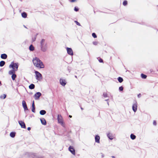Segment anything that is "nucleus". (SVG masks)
<instances>
[{
  "mask_svg": "<svg viewBox=\"0 0 158 158\" xmlns=\"http://www.w3.org/2000/svg\"><path fill=\"white\" fill-rule=\"evenodd\" d=\"M33 63L34 65L38 68H44V67L42 61L37 57L33 58Z\"/></svg>",
  "mask_w": 158,
  "mask_h": 158,
  "instance_id": "f257e3e1",
  "label": "nucleus"
},
{
  "mask_svg": "<svg viewBox=\"0 0 158 158\" xmlns=\"http://www.w3.org/2000/svg\"><path fill=\"white\" fill-rule=\"evenodd\" d=\"M40 121L42 124L44 125H46V122L44 118H42L40 119Z\"/></svg>",
  "mask_w": 158,
  "mask_h": 158,
  "instance_id": "dca6fc26",
  "label": "nucleus"
},
{
  "mask_svg": "<svg viewBox=\"0 0 158 158\" xmlns=\"http://www.w3.org/2000/svg\"><path fill=\"white\" fill-rule=\"evenodd\" d=\"M57 119L59 123L61 124V125L64 126V123L63 122V118L60 114H58L57 117Z\"/></svg>",
  "mask_w": 158,
  "mask_h": 158,
  "instance_id": "20e7f679",
  "label": "nucleus"
},
{
  "mask_svg": "<svg viewBox=\"0 0 158 158\" xmlns=\"http://www.w3.org/2000/svg\"><path fill=\"white\" fill-rule=\"evenodd\" d=\"M141 76L142 78L146 79L147 78V76L143 73H142L141 75Z\"/></svg>",
  "mask_w": 158,
  "mask_h": 158,
  "instance_id": "bb28decb",
  "label": "nucleus"
},
{
  "mask_svg": "<svg viewBox=\"0 0 158 158\" xmlns=\"http://www.w3.org/2000/svg\"><path fill=\"white\" fill-rule=\"evenodd\" d=\"M75 22L76 23V24L77 25H78V26H80V23H78L77 21H75Z\"/></svg>",
  "mask_w": 158,
  "mask_h": 158,
  "instance_id": "c9c22d12",
  "label": "nucleus"
},
{
  "mask_svg": "<svg viewBox=\"0 0 158 158\" xmlns=\"http://www.w3.org/2000/svg\"><path fill=\"white\" fill-rule=\"evenodd\" d=\"M11 78L13 80H15V78L16 77V75L15 74H11Z\"/></svg>",
  "mask_w": 158,
  "mask_h": 158,
  "instance_id": "4be33fe9",
  "label": "nucleus"
},
{
  "mask_svg": "<svg viewBox=\"0 0 158 158\" xmlns=\"http://www.w3.org/2000/svg\"><path fill=\"white\" fill-rule=\"evenodd\" d=\"M112 158H115V156H112Z\"/></svg>",
  "mask_w": 158,
  "mask_h": 158,
  "instance_id": "37998d69",
  "label": "nucleus"
},
{
  "mask_svg": "<svg viewBox=\"0 0 158 158\" xmlns=\"http://www.w3.org/2000/svg\"><path fill=\"white\" fill-rule=\"evenodd\" d=\"M22 16L23 17L26 18L27 17V14L25 12H23L22 14Z\"/></svg>",
  "mask_w": 158,
  "mask_h": 158,
  "instance_id": "b1692460",
  "label": "nucleus"
},
{
  "mask_svg": "<svg viewBox=\"0 0 158 158\" xmlns=\"http://www.w3.org/2000/svg\"><path fill=\"white\" fill-rule=\"evenodd\" d=\"M103 96L104 97H107V94L106 93H104L103 94Z\"/></svg>",
  "mask_w": 158,
  "mask_h": 158,
  "instance_id": "473e14b6",
  "label": "nucleus"
},
{
  "mask_svg": "<svg viewBox=\"0 0 158 158\" xmlns=\"http://www.w3.org/2000/svg\"><path fill=\"white\" fill-rule=\"evenodd\" d=\"M36 75V78L38 80H40L42 79V75L41 74L37 71H35Z\"/></svg>",
  "mask_w": 158,
  "mask_h": 158,
  "instance_id": "39448f33",
  "label": "nucleus"
},
{
  "mask_svg": "<svg viewBox=\"0 0 158 158\" xmlns=\"http://www.w3.org/2000/svg\"><path fill=\"white\" fill-rule=\"evenodd\" d=\"M46 113V111L45 110H41L40 111V114L42 115H44Z\"/></svg>",
  "mask_w": 158,
  "mask_h": 158,
  "instance_id": "6ab92c4d",
  "label": "nucleus"
},
{
  "mask_svg": "<svg viewBox=\"0 0 158 158\" xmlns=\"http://www.w3.org/2000/svg\"><path fill=\"white\" fill-rule=\"evenodd\" d=\"M81 110H83V109L81 107Z\"/></svg>",
  "mask_w": 158,
  "mask_h": 158,
  "instance_id": "c03bdc74",
  "label": "nucleus"
},
{
  "mask_svg": "<svg viewBox=\"0 0 158 158\" xmlns=\"http://www.w3.org/2000/svg\"><path fill=\"white\" fill-rule=\"evenodd\" d=\"M100 137L98 135H96L95 137V141L96 143H100Z\"/></svg>",
  "mask_w": 158,
  "mask_h": 158,
  "instance_id": "ddd939ff",
  "label": "nucleus"
},
{
  "mask_svg": "<svg viewBox=\"0 0 158 158\" xmlns=\"http://www.w3.org/2000/svg\"><path fill=\"white\" fill-rule=\"evenodd\" d=\"M41 94L40 93L38 92L36 93L34 95V97L35 99H38L39 97L41 96Z\"/></svg>",
  "mask_w": 158,
  "mask_h": 158,
  "instance_id": "f8f14e48",
  "label": "nucleus"
},
{
  "mask_svg": "<svg viewBox=\"0 0 158 158\" xmlns=\"http://www.w3.org/2000/svg\"><path fill=\"white\" fill-rule=\"evenodd\" d=\"M130 136L132 139H134L136 138V136L133 134H131Z\"/></svg>",
  "mask_w": 158,
  "mask_h": 158,
  "instance_id": "cd10ccee",
  "label": "nucleus"
},
{
  "mask_svg": "<svg viewBox=\"0 0 158 158\" xmlns=\"http://www.w3.org/2000/svg\"><path fill=\"white\" fill-rule=\"evenodd\" d=\"M153 124L155 125L156 126V121L154 120L153 121Z\"/></svg>",
  "mask_w": 158,
  "mask_h": 158,
  "instance_id": "e433bc0d",
  "label": "nucleus"
},
{
  "mask_svg": "<svg viewBox=\"0 0 158 158\" xmlns=\"http://www.w3.org/2000/svg\"><path fill=\"white\" fill-rule=\"evenodd\" d=\"M41 47V50L45 52L47 49L46 44L45 42V40L43 39L40 42Z\"/></svg>",
  "mask_w": 158,
  "mask_h": 158,
  "instance_id": "f03ea898",
  "label": "nucleus"
},
{
  "mask_svg": "<svg viewBox=\"0 0 158 158\" xmlns=\"http://www.w3.org/2000/svg\"><path fill=\"white\" fill-rule=\"evenodd\" d=\"M29 49L31 51H33L34 50V47L32 45H31L30 46Z\"/></svg>",
  "mask_w": 158,
  "mask_h": 158,
  "instance_id": "a878e982",
  "label": "nucleus"
},
{
  "mask_svg": "<svg viewBox=\"0 0 158 158\" xmlns=\"http://www.w3.org/2000/svg\"><path fill=\"white\" fill-rule=\"evenodd\" d=\"M27 129L28 130L30 131L31 130V128L30 127H28Z\"/></svg>",
  "mask_w": 158,
  "mask_h": 158,
  "instance_id": "ea45409f",
  "label": "nucleus"
},
{
  "mask_svg": "<svg viewBox=\"0 0 158 158\" xmlns=\"http://www.w3.org/2000/svg\"><path fill=\"white\" fill-rule=\"evenodd\" d=\"M17 70L15 69H13L10 71L9 72V74L10 75L13 74H15V72Z\"/></svg>",
  "mask_w": 158,
  "mask_h": 158,
  "instance_id": "2eb2a0df",
  "label": "nucleus"
},
{
  "mask_svg": "<svg viewBox=\"0 0 158 158\" xmlns=\"http://www.w3.org/2000/svg\"><path fill=\"white\" fill-rule=\"evenodd\" d=\"M66 50L67 53L69 54L71 56H73V52L71 48H67Z\"/></svg>",
  "mask_w": 158,
  "mask_h": 158,
  "instance_id": "423d86ee",
  "label": "nucleus"
},
{
  "mask_svg": "<svg viewBox=\"0 0 158 158\" xmlns=\"http://www.w3.org/2000/svg\"><path fill=\"white\" fill-rule=\"evenodd\" d=\"M98 60L99 61L100 63H103V60L102 59H101V58L98 57Z\"/></svg>",
  "mask_w": 158,
  "mask_h": 158,
  "instance_id": "c756f323",
  "label": "nucleus"
},
{
  "mask_svg": "<svg viewBox=\"0 0 158 158\" xmlns=\"http://www.w3.org/2000/svg\"><path fill=\"white\" fill-rule=\"evenodd\" d=\"M6 94H3L2 95H1L0 98L2 99H4L6 98Z\"/></svg>",
  "mask_w": 158,
  "mask_h": 158,
  "instance_id": "c85d7f7f",
  "label": "nucleus"
},
{
  "mask_svg": "<svg viewBox=\"0 0 158 158\" xmlns=\"http://www.w3.org/2000/svg\"><path fill=\"white\" fill-rule=\"evenodd\" d=\"M10 136L12 137H14L15 136V133L14 132H11L10 134Z\"/></svg>",
  "mask_w": 158,
  "mask_h": 158,
  "instance_id": "393cba45",
  "label": "nucleus"
},
{
  "mask_svg": "<svg viewBox=\"0 0 158 158\" xmlns=\"http://www.w3.org/2000/svg\"><path fill=\"white\" fill-rule=\"evenodd\" d=\"M69 151L73 155L75 154V150L73 147L70 146L69 147Z\"/></svg>",
  "mask_w": 158,
  "mask_h": 158,
  "instance_id": "0eeeda50",
  "label": "nucleus"
},
{
  "mask_svg": "<svg viewBox=\"0 0 158 158\" xmlns=\"http://www.w3.org/2000/svg\"><path fill=\"white\" fill-rule=\"evenodd\" d=\"M5 64V62L4 61H1L0 62V66L2 67Z\"/></svg>",
  "mask_w": 158,
  "mask_h": 158,
  "instance_id": "412c9836",
  "label": "nucleus"
},
{
  "mask_svg": "<svg viewBox=\"0 0 158 158\" xmlns=\"http://www.w3.org/2000/svg\"><path fill=\"white\" fill-rule=\"evenodd\" d=\"M35 85L33 84H31L29 86V89H33L35 88Z\"/></svg>",
  "mask_w": 158,
  "mask_h": 158,
  "instance_id": "aec40b11",
  "label": "nucleus"
},
{
  "mask_svg": "<svg viewBox=\"0 0 158 158\" xmlns=\"http://www.w3.org/2000/svg\"><path fill=\"white\" fill-rule=\"evenodd\" d=\"M1 84V81H0V85Z\"/></svg>",
  "mask_w": 158,
  "mask_h": 158,
  "instance_id": "a18cd8bd",
  "label": "nucleus"
},
{
  "mask_svg": "<svg viewBox=\"0 0 158 158\" xmlns=\"http://www.w3.org/2000/svg\"><path fill=\"white\" fill-rule=\"evenodd\" d=\"M76 0H72L71 2H76Z\"/></svg>",
  "mask_w": 158,
  "mask_h": 158,
  "instance_id": "a19ab883",
  "label": "nucleus"
},
{
  "mask_svg": "<svg viewBox=\"0 0 158 158\" xmlns=\"http://www.w3.org/2000/svg\"><path fill=\"white\" fill-rule=\"evenodd\" d=\"M127 2L126 0L124 1L123 2V4L124 6H125L126 5H127Z\"/></svg>",
  "mask_w": 158,
  "mask_h": 158,
  "instance_id": "7c9ffc66",
  "label": "nucleus"
},
{
  "mask_svg": "<svg viewBox=\"0 0 158 158\" xmlns=\"http://www.w3.org/2000/svg\"><path fill=\"white\" fill-rule=\"evenodd\" d=\"M118 81L120 82V83H121L123 81V79L121 77H119L118 78Z\"/></svg>",
  "mask_w": 158,
  "mask_h": 158,
  "instance_id": "5701e85b",
  "label": "nucleus"
},
{
  "mask_svg": "<svg viewBox=\"0 0 158 158\" xmlns=\"http://www.w3.org/2000/svg\"><path fill=\"white\" fill-rule=\"evenodd\" d=\"M7 55L6 54H1V58H2V59H6L7 58Z\"/></svg>",
  "mask_w": 158,
  "mask_h": 158,
  "instance_id": "f3484780",
  "label": "nucleus"
},
{
  "mask_svg": "<svg viewBox=\"0 0 158 158\" xmlns=\"http://www.w3.org/2000/svg\"><path fill=\"white\" fill-rule=\"evenodd\" d=\"M92 35L93 36V37L94 38H96L97 37V36L96 34L94 33H92Z\"/></svg>",
  "mask_w": 158,
  "mask_h": 158,
  "instance_id": "2f4dec72",
  "label": "nucleus"
},
{
  "mask_svg": "<svg viewBox=\"0 0 158 158\" xmlns=\"http://www.w3.org/2000/svg\"><path fill=\"white\" fill-rule=\"evenodd\" d=\"M22 105L24 110H28V109L26 103V102L25 101H23L22 102Z\"/></svg>",
  "mask_w": 158,
  "mask_h": 158,
  "instance_id": "9b49d317",
  "label": "nucleus"
},
{
  "mask_svg": "<svg viewBox=\"0 0 158 158\" xmlns=\"http://www.w3.org/2000/svg\"><path fill=\"white\" fill-rule=\"evenodd\" d=\"M9 67L12 68L13 69L18 70V63H14L13 62H11V64L9 65Z\"/></svg>",
  "mask_w": 158,
  "mask_h": 158,
  "instance_id": "7ed1b4c3",
  "label": "nucleus"
},
{
  "mask_svg": "<svg viewBox=\"0 0 158 158\" xmlns=\"http://www.w3.org/2000/svg\"><path fill=\"white\" fill-rule=\"evenodd\" d=\"M141 96V94H139L138 95V97L139 98Z\"/></svg>",
  "mask_w": 158,
  "mask_h": 158,
  "instance_id": "58836bf2",
  "label": "nucleus"
},
{
  "mask_svg": "<svg viewBox=\"0 0 158 158\" xmlns=\"http://www.w3.org/2000/svg\"><path fill=\"white\" fill-rule=\"evenodd\" d=\"M137 102H135L133 105L132 109L135 112H136L137 110Z\"/></svg>",
  "mask_w": 158,
  "mask_h": 158,
  "instance_id": "9d476101",
  "label": "nucleus"
},
{
  "mask_svg": "<svg viewBox=\"0 0 158 158\" xmlns=\"http://www.w3.org/2000/svg\"><path fill=\"white\" fill-rule=\"evenodd\" d=\"M93 44L94 45H96L98 44V42H96V41L94 42H93Z\"/></svg>",
  "mask_w": 158,
  "mask_h": 158,
  "instance_id": "f704fd0d",
  "label": "nucleus"
},
{
  "mask_svg": "<svg viewBox=\"0 0 158 158\" xmlns=\"http://www.w3.org/2000/svg\"><path fill=\"white\" fill-rule=\"evenodd\" d=\"M19 123L22 128H26L25 124L24 122L22 121H19Z\"/></svg>",
  "mask_w": 158,
  "mask_h": 158,
  "instance_id": "1a4fd4ad",
  "label": "nucleus"
},
{
  "mask_svg": "<svg viewBox=\"0 0 158 158\" xmlns=\"http://www.w3.org/2000/svg\"><path fill=\"white\" fill-rule=\"evenodd\" d=\"M60 84L63 86H64L66 84V80L65 79H60Z\"/></svg>",
  "mask_w": 158,
  "mask_h": 158,
  "instance_id": "6e6552de",
  "label": "nucleus"
},
{
  "mask_svg": "<svg viewBox=\"0 0 158 158\" xmlns=\"http://www.w3.org/2000/svg\"><path fill=\"white\" fill-rule=\"evenodd\" d=\"M31 111L33 112H35V105L34 101H33L32 102V107H31Z\"/></svg>",
  "mask_w": 158,
  "mask_h": 158,
  "instance_id": "4468645a",
  "label": "nucleus"
},
{
  "mask_svg": "<svg viewBox=\"0 0 158 158\" xmlns=\"http://www.w3.org/2000/svg\"><path fill=\"white\" fill-rule=\"evenodd\" d=\"M107 136L110 139H112L114 138L113 136V135L110 133H109L107 134Z\"/></svg>",
  "mask_w": 158,
  "mask_h": 158,
  "instance_id": "a211bd4d",
  "label": "nucleus"
},
{
  "mask_svg": "<svg viewBox=\"0 0 158 158\" xmlns=\"http://www.w3.org/2000/svg\"><path fill=\"white\" fill-rule=\"evenodd\" d=\"M74 10L76 11H77L78 10V9L76 7H75Z\"/></svg>",
  "mask_w": 158,
  "mask_h": 158,
  "instance_id": "4c0bfd02",
  "label": "nucleus"
},
{
  "mask_svg": "<svg viewBox=\"0 0 158 158\" xmlns=\"http://www.w3.org/2000/svg\"><path fill=\"white\" fill-rule=\"evenodd\" d=\"M69 117H70V118H72V116L71 115H69Z\"/></svg>",
  "mask_w": 158,
  "mask_h": 158,
  "instance_id": "79ce46f5",
  "label": "nucleus"
},
{
  "mask_svg": "<svg viewBox=\"0 0 158 158\" xmlns=\"http://www.w3.org/2000/svg\"><path fill=\"white\" fill-rule=\"evenodd\" d=\"M119 89L120 91H122L123 90V87L122 86H120L119 87Z\"/></svg>",
  "mask_w": 158,
  "mask_h": 158,
  "instance_id": "72a5a7b5",
  "label": "nucleus"
}]
</instances>
